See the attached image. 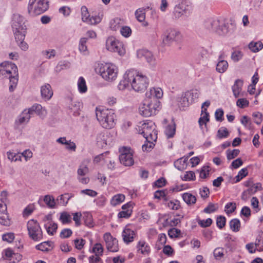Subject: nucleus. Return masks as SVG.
<instances>
[{
	"label": "nucleus",
	"mask_w": 263,
	"mask_h": 263,
	"mask_svg": "<svg viewBox=\"0 0 263 263\" xmlns=\"http://www.w3.org/2000/svg\"><path fill=\"white\" fill-rule=\"evenodd\" d=\"M81 16L83 22L91 25L99 24L101 21L102 17V15L90 16L86 6L81 7Z\"/></svg>",
	"instance_id": "4468645a"
},
{
	"label": "nucleus",
	"mask_w": 263,
	"mask_h": 263,
	"mask_svg": "<svg viewBox=\"0 0 263 263\" xmlns=\"http://www.w3.org/2000/svg\"><path fill=\"white\" fill-rule=\"evenodd\" d=\"M204 26L208 30L215 32L219 35H224L228 31L224 23L217 19L208 20L204 23Z\"/></svg>",
	"instance_id": "9d476101"
},
{
	"label": "nucleus",
	"mask_w": 263,
	"mask_h": 263,
	"mask_svg": "<svg viewBox=\"0 0 263 263\" xmlns=\"http://www.w3.org/2000/svg\"><path fill=\"white\" fill-rule=\"evenodd\" d=\"M215 258L217 260L221 259L224 256V249L223 248L218 247L216 248L213 252Z\"/></svg>",
	"instance_id": "a18cd8bd"
},
{
	"label": "nucleus",
	"mask_w": 263,
	"mask_h": 263,
	"mask_svg": "<svg viewBox=\"0 0 263 263\" xmlns=\"http://www.w3.org/2000/svg\"><path fill=\"white\" fill-rule=\"evenodd\" d=\"M106 243L107 249L112 252H116L118 251V240L114 238L109 233H106L103 236Z\"/></svg>",
	"instance_id": "2eb2a0df"
},
{
	"label": "nucleus",
	"mask_w": 263,
	"mask_h": 263,
	"mask_svg": "<svg viewBox=\"0 0 263 263\" xmlns=\"http://www.w3.org/2000/svg\"><path fill=\"white\" fill-rule=\"evenodd\" d=\"M182 197L184 201L188 205L194 204L196 203V197L191 193H184L182 194Z\"/></svg>",
	"instance_id": "c85d7f7f"
},
{
	"label": "nucleus",
	"mask_w": 263,
	"mask_h": 263,
	"mask_svg": "<svg viewBox=\"0 0 263 263\" xmlns=\"http://www.w3.org/2000/svg\"><path fill=\"white\" fill-rule=\"evenodd\" d=\"M73 196L72 194L66 193L60 195L57 198V204L62 206H65L69 201V200Z\"/></svg>",
	"instance_id": "393cba45"
},
{
	"label": "nucleus",
	"mask_w": 263,
	"mask_h": 263,
	"mask_svg": "<svg viewBox=\"0 0 263 263\" xmlns=\"http://www.w3.org/2000/svg\"><path fill=\"white\" fill-rule=\"evenodd\" d=\"M42 54L47 59H50L55 57L56 51L54 49H49L48 50H44L42 52Z\"/></svg>",
	"instance_id": "680f3d73"
},
{
	"label": "nucleus",
	"mask_w": 263,
	"mask_h": 263,
	"mask_svg": "<svg viewBox=\"0 0 263 263\" xmlns=\"http://www.w3.org/2000/svg\"><path fill=\"white\" fill-rule=\"evenodd\" d=\"M120 152L119 159L122 164L125 166H131L134 164L133 152L130 147H123L120 149Z\"/></svg>",
	"instance_id": "ddd939ff"
},
{
	"label": "nucleus",
	"mask_w": 263,
	"mask_h": 263,
	"mask_svg": "<svg viewBox=\"0 0 263 263\" xmlns=\"http://www.w3.org/2000/svg\"><path fill=\"white\" fill-rule=\"evenodd\" d=\"M163 96L162 90L159 88H152L146 93V98L149 99L151 101H156L157 103L160 104L159 99Z\"/></svg>",
	"instance_id": "dca6fc26"
},
{
	"label": "nucleus",
	"mask_w": 263,
	"mask_h": 263,
	"mask_svg": "<svg viewBox=\"0 0 263 263\" xmlns=\"http://www.w3.org/2000/svg\"><path fill=\"white\" fill-rule=\"evenodd\" d=\"M48 7L47 0H29L28 11L30 15H36L45 12Z\"/></svg>",
	"instance_id": "423d86ee"
},
{
	"label": "nucleus",
	"mask_w": 263,
	"mask_h": 263,
	"mask_svg": "<svg viewBox=\"0 0 263 263\" xmlns=\"http://www.w3.org/2000/svg\"><path fill=\"white\" fill-rule=\"evenodd\" d=\"M185 95L188 97L191 103H193L194 100L197 99L199 96L200 92L197 89H192L190 91H187L185 92Z\"/></svg>",
	"instance_id": "2f4dec72"
},
{
	"label": "nucleus",
	"mask_w": 263,
	"mask_h": 263,
	"mask_svg": "<svg viewBox=\"0 0 263 263\" xmlns=\"http://www.w3.org/2000/svg\"><path fill=\"white\" fill-rule=\"evenodd\" d=\"M23 17L18 14H14L12 20V27L15 39H23L26 33V28L23 22Z\"/></svg>",
	"instance_id": "1a4fd4ad"
},
{
	"label": "nucleus",
	"mask_w": 263,
	"mask_h": 263,
	"mask_svg": "<svg viewBox=\"0 0 263 263\" xmlns=\"http://www.w3.org/2000/svg\"><path fill=\"white\" fill-rule=\"evenodd\" d=\"M218 209V205L213 203H209L207 207H206L203 212L205 213H211L214 212Z\"/></svg>",
	"instance_id": "13d9d810"
},
{
	"label": "nucleus",
	"mask_w": 263,
	"mask_h": 263,
	"mask_svg": "<svg viewBox=\"0 0 263 263\" xmlns=\"http://www.w3.org/2000/svg\"><path fill=\"white\" fill-rule=\"evenodd\" d=\"M137 55L140 59H145L150 64H153L154 58L153 54L149 51L145 49H140L137 51Z\"/></svg>",
	"instance_id": "6ab92c4d"
},
{
	"label": "nucleus",
	"mask_w": 263,
	"mask_h": 263,
	"mask_svg": "<svg viewBox=\"0 0 263 263\" xmlns=\"http://www.w3.org/2000/svg\"><path fill=\"white\" fill-rule=\"evenodd\" d=\"M31 115L29 109H25L20 115L16 122H18L20 124L25 122L27 123L29 121L31 118Z\"/></svg>",
	"instance_id": "cd10ccee"
},
{
	"label": "nucleus",
	"mask_w": 263,
	"mask_h": 263,
	"mask_svg": "<svg viewBox=\"0 0 263 263\" xmlns=\"http://www.w3.org/2000/svg\"><path fill=\"white\" fill-rule=\"evenodd\" d=\"M0 75L8 78L10 80L9 91L15 88L18 82L17 67L12 63H2L0 65Z\"/></svg>",
	"instance_id": "f03ea898"
},
{
	"label": "nucleus",
	"mask_w": 263,
	"mask_h": 263,
	"mask_svg": "<svg viewBox=\"0 0 263 263\" xmlns=\"http://www.w3.org/2000/svg\"><path fill=\"white\" fill-rule=\"evenodd\" d=\"M180 233V230L175 228L171 229L168 231V235L171 238L177 237Z\"/></svg>",
	"instance_id": "338daca9"
},
{
	"label": "nucleus",
	"mask_w": 263,
	"mask_h": 263,
	"mask_svg": "<svg viewBox=\"0 0 263 263\" xmlns=\"http://www.w3.org/2000/svg\"><path fill=\"white\" fill-rule=\"evenodd\" d=\"M78 87L80 92L85 93L87 91V87L85 79L81 77L78 81Z\"/></svg>",
	"instance_id": "ea45409f"
},
{
	"label": "nucleus",
	"mask_w": 263,
	"mask_h": 263,
	"mask_svg": "<svg viewBox=\"0 0 263 263\" xmlns=\"http://www.w3.org/2000/svg\"><path fill=\"white\" fill-rule=\"evenodd\" d=\"M103 247L100 243H96L92 248V252L96 256H102L103 253Z\"/></svg>",
	"instance_id": "37998d69"
},
{
	"label": "nucleus",
	"mask_w": 263,
	"mask_h": 263,
	"mask_svg": "<svg viewBox=\"0 0 263 263\" xmlns=\"http://www.w3.org/2000/svg\"><path fill=\"white\" fill-rule=\"evenodd\" d=\"M7 192L3 191L1 193L2 199L0 200V212H6L7 208L6 202L7 200Z\"/></svg>",
	"instance_id": "7c9ffc66"
},
{
	"label": "nucleus",
	"mask_w": 263,
	"mask_h": 263,
	"mask_svg": "<svg viewBox=\"0 0 263 263\" xmlns=\"http://www.w3.org/2000/svg\"><path fill=\"white\" fill-rule=\"evenodd\" d=\"M5 255L7 258L10 260H12L14 256H17L19 259H21V256L20 254H15L13 251L10 249H7L5 251Z\"/></svg>",
	"instance_id": "0e129e2a"
},
{
	"label": "nucleus",
	"mask_w": 263,
	"mask_h": 263,
	"mask_svg": "<svg viewBox=\"0 0 263 263\" xmlns=\"http://www.w3.org/2000/svg\"><path fill=\"white\" fill-rule=\"evenodd\" d=\"M129 85L136 91H143L148 86L147 78L136 70H128L123 75V79L120 82L118 87L119 90H123Z\"/></svg>",
	"instance_id": "f257e3e1"
},
{
	"label": "nucleus",
	"mask_w": 263,
	"mask_h": 263,
	"mask_svg": "<svg viewBox=\"0 0 263 263\" xmlns=\"http://www.w3.org/2000/svg\"><path fill=\"white\" fill-rule=\"evenodd\" d=\"M125 196L123 194H119L115 195L110 201V204L112 206H116L124 201Z\"/></svg>",
	"instance_id": "c9c22d12"
},
{
	"label": "nucleus",
	"mask_w": 263,
	"mask_h": 263,
	"mask_svg": "<svg viewBox=\"0 0 263 263\" xmlns=\"http://www.w3.org/2000/svg\"><path fill=\"white\" fill-rule=\"evenodd\" d=\"M44 227L47 232L50 235H53L58 229V225L53 221L47 222L45 223Z\"/></svg>",
	"instance_id": "bb28decb"
},
{
	"label": "nucleus",
	"mask_w": 263,
	"mask_h": 263,
	"mask_svg": "<svg viewBox=\"0 0 263 263\" xmlns=\"http://www.w3.org/2000/svg\"><path fill=\"white\" fill-rule=\"evenodd\" d=\"M106 49L110 52L117 53L120 55H123L125 53L123 43L114 36H109L107 39Z\"/></svg>",
	"instance_id": "9b49d317"
},
{
	"label": "nucleus",
	"mask_w": 263,
	"mask_h": 263,
	"mask_svg": "<svg viewBox=\"0 0 263 263\" xmlns=\"http://www.w3.org/2000/svg\"><path fill=\"white\" fill-rule=\"evenodd\" d=\"M243 81L241 80L237 79L235 81L234 85L232 87V91L235 98L239 97L242 90Z\"/></svg>",
	"instance_id": "4be33fe9"
},
{
	"label": "nucleus",
	"mask_w": 263,
	"mask_h": 263,
	"mask_svg": "<svg viewBox=\"0 0 263 263\" xmlns=\"http://www.w3.org/2000/svg\"><path fill=\"white\" fill-rule=\"evenodd\" d=\"M145 10L146 9L144 8H140L137 9L135 13V16L137 20L140 22H142L145 19Z\"/></svg>",
	"instance_id": "4c0bfd02"
},
{
	"label": "nucleus",
	"mask_w": 263,
	"mask_h": 263,
	"mask_svg": "<svg viewBox=\"0 0 263 263\" xmlns=\"http://www.w3.org/2000/svg\"><path fill=\"white\" fill-rule=\"evenodd\" d=\"M254 246H255L256 250L258 251H263V240L261 237H257L256 239Z\"/></svg>",
	"instance_id": "052dcab7"
},
{
	"label": "nucleus",
	"mask_w": 263,
	"mask_h": 263,
	"mask_svg": "<svg viewBox=\"0 0 263 263\" xmlns=\"http://www.w3.org/2000/svg\"><path fill=\"white\" fill-rule=\"evenodd\" d=\"M239 149H234L233 150L228 149L227 151V157L228 160H231L236 157L239 153Z\"/></svg>",
	"instance_id": "09e8293b"
},
{
	"label": "nucleus",
	"mask_w": 263,
	"mask_h": 263,
	"mask_svg": "<svg viewBox=\"0 0 263 263\" xmlns=\"http://www.w3.org/2000/svg\"><path fill=\"white\" fill-rule=\"evenodd\" d=\"M176 125L173 122L168 125L165 128V133L168 138H172L175 134Z\"/></svg>",
	"instance_id": "72a5a7b5"
},
{
	"label": "nucleus",
	"mask_w": 263,
	"mask_h": 263,
	"mask_svg": "<svg viewBox=\"0 0 263 263\" xmlns=\"http://www.w3.org/2000/svg\"><path fill=\"white\" fill-rule=\"evenodd\" d=\"M96 117L101 125L105 128H111L116 124L115 114L111 109H96Z\"/></svg>",
	"instance_id": "7ed1b4c3"
},
{
	"label": "nucleus",
	"mask_w": 263,
	"mask_h": 263,
	"mask_svg": "<svg viewBox=\"0 0 263 263\" xmlns=\"http://www.w3.org/2000/svg\"><path fill=\"white\" fill-rule=\"evenodd\" d=\"M249 49L253 52H257L262 49L263 44L260 42H252L249 44Z\"/></svg>",
	"instance_id": "e433bc0d"
},
{
	"label": "nucleus",
	"mask_w": 263,
	"mask_h": 263,
	"mask_svg": "<svg viewBox=\"0 0 263 263\" xmlns=\"http://www.w3.org/2000/svg\"><path fill=\"white\" fill-rule=\"evenodd\" d=\"M28 109L31 115L33 112H35L42 119L44 118L47 115L46 109L43 107L40 104H36L33 105L31 107L28 108Z\"/></svg>",
	"instance_id": "f3484780"
},
{
	"label": "nucleus",
	"mask_w": 263,
	"mask_h": 263,
	"mask_svg": "<svg viewBox=\"0 0 263 263\" xmlns=\"http://www.w3.org/2000/svg\"><path fill=\"white\" fill-rule=\"evenodd\" d=\"M231 229L234 232H238L240 227V222L238 219H233L230 222Z\"/></svg>",
	"instance_id": "79ce46f5"
},
{
	"label": "nucleus",
	"mask_w": 263,
	"mask_h": 263,
	"mask_svg": "<svg viewBox=\"0 0 263 263\" xmlns=\"http://www.w3.org/2000/svg\"><path fill=\"white\" fill-rule=\"evenodd\" d=\"M229 135V132L226 127H222L218 129L217 136L219 139L226 138Z\"/></svg>",
	"instance_id": "6e6d98bb"
},
{
	"label": "nucleus",
	"mask_w": 263,
	"mask_h": 263,
	"mask_svg": "<svg viewBox=\"0 0 263 263\" xmlns=\"http://www.w3.org/2000/svg\"><path fill=\"white\" fill-rule=\"evenodd\" d=\"M181 33L174 29H167L162 35L161 40L163 46H171L173 43H179L182 41Z\"/></svg>",
	"instance_id": "39448f33"
},
{
	"label": "nucleus",
	"mask_w": 263,
	"mask_h": 263,
	"mask_svg": "<svg viewBox=\"0 0 263 263\" xmlns=\"http://www.w3.org/2000/svg\"><path fill=\"white\" fill-rule=\"evenodd\" d=\"M257 192L256 190L254 187V186L253 185H251L249 187V188L244 191L242 194V195H241V199L243 200H245V201H246L247 200V197L246 198H245V195H252L254 193H255L256 192Z\"/></svg>",
	"instance_id": "5fc2aeb1"
},
{
	"label": "nucleus",
	"mask_w": 263,
	"mask_h": 263,
	"mask_svg": "<svg viewBox=\"0 0 263 263\" xmlns=\"http://www.w3.org/2000/svg\"><path fill=\"white\" fill-rule=\"evenodd\" d=\"M209 114L206 111V109L204 108L202 110V113L200 118L199 119L198 123L201 129H203V125L206 127V123L209 121Z\"/></svg>",
	"instance_id": "5701e85b"
},
{
	"label": "nucleus",
	"mask_w": 263,
	"mask_h": 263,
	"mask_svg": "<svg viewBox=\"0 0 263 263\" xmlns=\"http://www.w3.org/2000/svg\"><path fill=\"white\" fill-rule=\"evenodd\" d=\"M182 179L185 181H191L195 179V175L193 171L186 172L185 174L182 177Z\"/></svg>",
	"instance_id": "e2e57ef3"
},
{
	"label": "nucleus",
	"mask_w": 263,
	"mask_h": 263,
	"mask_svg": "<svg viewBox=\"0 0 263 263\" xmlns=\"http://www.w3.org/2000/svg\"><path fill=\"white\" fill-rule=\"evenodd\" d=\"M89 170L86 165L81 164L78 170V176H85L88 173Z\"/></svg>",
	"instance_id": "864d4df0"
},
{
	"label": "nucleus",
	"mask_w": 263,
	"mask_h": 263,
	"mask_svg": "<svg viewBox=\"0 0 263 263\" xmlns=\"http://www.w3.org/2000/svg\"><path fill=\"white\" fill-rule=\"evenodd\" d=\"M236 209L235 202H229L225 206V211L227 213H232L234 212Z\"/></svg>",
	"instance_id": "4d7b16f0"
},
{
	"label": "nucleus",
	"mask_w": 263,
	"mask_h": 263,
	"mask_svg": "<svg viewBox=\"0 0 263 263\" xmlns=\"http://www.w3.org/2000/svg\"><path fill=\"white\" fill-rule=\"evenodd\" d=\"M0 223L5 226H9L11 220L8 215L7 211L5 212H0Z\"/></svg>",
	"instance_id": "f704fd0d"
},
{
	"label": "nucleus",
	"mask_w": 263,
	"mask_h": 263,
	"mask_svg": "<svg viewBox=\"0 0 263 263\" xmlns=\"http://www.w3.org/2000/svg\"><path fill=\"white\" fill-rule=\"evenodd\" d=\"M2 239L8 242H12L14 239V234L13 233H8L3 235Z\"/></svg>",
	"instance_id": "69168bd1"
},
{
	"label": "nucleus",
	"mask_w": 263,
	"mask_h": 263,
	"mask_svg": "<svg viewBox=\"0 0 263 263\" xmlns=\"http://www.w3.org/2000/svg\"><path fill=\"white\" fill-rule=\"evenodd\" d=\"M121 26V20L119 18L112 19L110 22V28L114 31L120 29Z\"/></svg>",
	"instance_id": "58836bf2"
},
{
	"label": "nucleus",
	"mask_w": 263,
	"mask_h": 263,
	"mask_svg": "<svg viewBox=\"0 0 263 263\" xmlns=\"http://www.w3.org/2000/svg\"><path fill=\"white\" fill-rule=\"evenodd\" d=\"M25 37V33L24 34L23 39L21 40L18 39H15L16 42L17 43L18 46L20 48L24 51H26L28 49V44L24 42V40Z\"/></svg>",
	"instance_id": "de8ad7c7"
},
{
	"label": "nucleus",
	"mask_w": 263,
	"mask_h": 263,
	"mask_svg": "<svg viewBox=\"0 0 263 263\" xmlns=\"http://www.w3.org/2000/svg\"><path fill=\"white\" fill-rule=\"evenodd\" d=\"M160 104L157 103L156 101H151L145 98L143 104L139 107V114L145 117H148L156 115L158 111Z\"/></svg>",
	"instance_id": "6e6552de"
},
{
	"label": "nucleus",
	"mask_w": 263,
	"mask_h": 263,
	"mask_svg": "<svg viewBox=\"0 0 263 263\" xmlns=\"http://www.w3.org/2000/svg\"><path fill=\"white\" fill-rule=\"evenodd\" d=\"M121 34L125 37H128L132 34V29L128 26H123L120 28Z\"/></svg>",
	"instance_id": "bf43d9fd"
},
{
	"label": "nucleus",
	"mask_w": 263,
	"mask_h": 263,
	"mask_svg": "<svg viewBox=\"0 0 263 263\" xmlns=\"http://www.w3.org/2000/svg\"><path fill=\"white\" fill-rule=\"evenodd\" d=\"M8 158L11 161L16 162L17 161H21V156L18 154H16L11 152H8L7 153Z\"/></svg>",
	"instance_id": "49530a36"
},
{
	"label": "nucleus",
	"mask_w": 263,
	"mask_h": 263,
	"mask_svg": "<svg viewBox=\"0 0 263 263\" xmlns=\"http://www.w3.org/2000/svg\"><path fill=\"white\" fill-rule=\"evenodd\" d=\"M219 61L216 65V70L219 73H223L228 67V63L227 61L223 60L222 55H221L219 57Z\"/></svg>",
	"instance_id": "b1692460"
},
{
	"label": "nucleus",
	"mask_w": 263,
	"mask_h": 263,
	"mask_svg": "<svg viewBox=\"0 0 263 263\" xmlns=\"http://www.w3.org/2000/svg\"><path fill=\"white\" fill-rule=\"evenodd\" d=\"M27 230L29 237L34 241H40L43 237V233L39 223L33 219L27 223Z\"/></svg>",
	"instance_id": "f8f14e48"
},
{
	"label": "nucleus",
	"mask_w": 263,
	"mask_h": 263,
	"mask_svg": "<svg viewBox=\"0 0 263 263\" xmlns=\"http://www.w3.org/2000/svg\"><path fill=\"white\" fill-rule=\"evenodd\" d=\"M41 94L42 99L49 100L53 96V91L50 84H46L41 87Z\"/></svg>",
	"instance_id": "a211bd4d"
},
{
	"label": "nucleus",
	"mask_w": 263,
	"mask_h": 263,
	"mask_svg": "<svg viewBox=\"0 0 263 263\" xmlns=\"http://www.w3.org/2000/svg\"><path fill=\"white\" fill-rule=\"evenodd\" d=\"M87 42L86 37H82L79 41V50L81 52H87V47L86 45Z\"/></svg>",
	"instance_id": "c03bdc74"
},
{
	"label": "nucleus",
	"mask_w": 263,
	"mask_h": 263,
	"mask_svg": "<svg viewBox=\"0 0 263 263\" xmlns=\"http://www.w3.org/2000/svg\"><path fill=\"white\" fill-rule=\"evenodd\" d=\"M188 157L181 158L174 162V165L179 171H182L186 168Z\"/></svg>",
	"instance_id": "a878e982"
},
{
	"label": "nucleus",
	"mask_w": 263,
	"mask_h": 263,
	"mask_svg": "<svg viewBox=\"0 0 263 263\" xmlns=\"http://www.w3.org/2000/svg\"><path fill=\"white\" fill-rule=\"evenodd\" d=\"M254 121L257 124H260L262 120V114L259 112H256L253 114Z\"/></svg>",
	"instance_id": "774afa93"
},
{
	"label": "nucleus",
	"mask_w": 263,
	"mask_h": 263,
	"mask_svg": "<svg viewBox=\"0 0 263 263\" xmlns=\"http://www.w3.org/2000/svg\"><path fill=\"white\" fill-rule=\"evenodd\" d=\"M189 99L188 97L186 96L185 92L183 93L178 101L179 106H181L183 107L188 106L191 104Z\"/></svg>",
	"instance_id": "a19ab883"
},
{
	"label": "nucleus",
	"mask_w": 263,
	"mask_h": 263,
	"mask_svg": "<svg viewBox=\"0 0 263 263\" xmlns=\"http://www.w3.org/2000/svg\"><path fill=\"white\" fill-rule=\"evenodd\" d=\"M70 215L67 212H63L61 214L60 220L62 223L66 224L71 222Z\"/></svg>",
	"instance_id": "3c124183"
},
{
	"label": "nucleus",
	"mask_w": 263,
	"mask_h": 263,
	"mask_svg": "<svg viewBox=\"0 0 263 263\" xmlns=\"http://www.w3.org/2000/svg\"><path fill=\"white\" fill-rule=\"evenodd\" d=\"M122 236L124 242L127 244L133 241L136 233L130 229L125 228L122 232Z\"/></svg>",
	"instance_id": "aec40b11"
},
{
	"label": "nucleus",
	"mask_w": 263,
	"mask_h": 263,
	"mask_svg": "<svg viewBox=\"0 0 263 263\" xmlns=\"http://www.w3.org/2000/svg\"><path fill=\"white\" fill-rule=\"evenodd\" d=\"M97 142L98 144L102 147L107 145V142L105 140V136L103 133L98 135L97 137Z\"/></svg>",
	"instance_id": "603ef678"
},
{
	"label": "nucleus",
	"mask_w": 263,
	"mask_h": 263,
	"mask_svg": "<svg viewBox=\"0 0 263 263\" xmlns=\"http://www.w3.org/2000/svg\"><path fill=\"white\" fill-rule=\"evenodd\" d=\"M138 252L143 255H148L151 252L149 246L143 240H140L137 246Z\"/></svg>",
	"instance_id": "412c9836"
},
{
	"label": "nucleus",
	"mask_w": 263,
	"mask_h": 263,
	"mask_svg": "<svg viewBox=\"0 0 263 263\" xmlns=\"http://www.w3.org/2000/svg\"><path fill=\"white\" fill-rule=\"evenodd\" d=\"M82 107V103L76 101L72 102L69 106V109L73 112V115L76 116L80 115V110Z\"/></svg>",
	"instance_id": "c756f323"
},
{
	"label": "nucleus",
	"mask_w": 263,
	"mask_h": 263,
	"mask_svg": "<svg viewBox=\"0 0 263 263\" xmlns=\"http://www.w3.org/2000/svg\"><path fill=\"white\" fill-rule=\"evenodd\" d=\"M43 200L48 208L51 209L55 208L56 201L52 196L49 195H45L44 197Z\"/></svg>",
	"instance_id": "473e14b6"
},
{
	"label": "nucleus",
	"mask_w": 263,
	"mask_h": 263,
	"mask_svg": "<svg viewBox=\"0 0 263 263\" xmlns=\"http://www.w3.org/2000/svg\"><path fill=\"white\" fill-rule=\"evenodd\" d=\"M146 142L142 145V149L143 151L149 152L154 147L155 144L152 140H146Z\"/></svg>",
	"instance_id": "8fccbe9b"
},
{
	"label": "nucleus",
	"mask_w": 263,
	"mask_h": 263,
	"mask_svg": "<svg viewBox=\"0 0 263 263\" xmlns=\"http://www.w3.org/2000/svg\"><path fill=\"white\" fill-rule=\"evenodd\" d=\"M139 134L143 135L146 140H152L155 141L157 138V131L156 125L152 121L144 122L139 126Z\"/></svg>",
	"instance_id": "0eeeda50"
},
{
	"label": "nucleus",
	"mask_w": 263,
	"mask_h": 263,
	"mask_svg": "<svg viewBox=\"0 0 263 263\" xmlns=\"http://www.w3.org/2000/svg\"><path fill=\"white\" fill-rule=\"evenodd\" d=\"M99 73L105 81L112 82L115 81L117 78L118 69L113 64L105 63L100 66Z\"/></svg>",
	"instance_id": "20e7f679"
}]
</instances>
